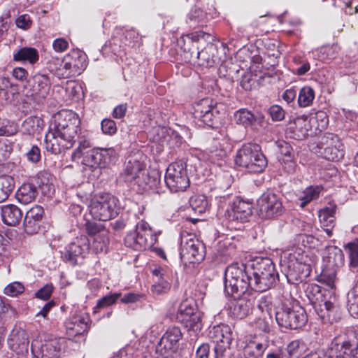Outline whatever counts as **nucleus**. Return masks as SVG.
I'll use <instances>...</instances> for the list:
<instances>
[{
    "instance_id": "1",
    "label": "nucleus",
    "mask_w": 358,
    "mask_h": 358,
    "mask_svg": "<svg viewBox=\"0 0 358 358\" xmlns=\"http://www.w3.org/2000/svg\"><path fill=\"white\" fill-rule=\"evenodd\" d=\"M203 32H193L183 36L179 41L181 45L182 54V60L187 64L194 63L202 66H212L217 62L214 55H209L208 52L214 51L215 47L213 45H208L201 51L199 50L198 43L201 38H204Z\"/></svg>"
},
{
    "instance_id": "2",
    "label": "nucleus",
    "mask_w": 358,
    "mask_h": 358,
    "mask_svg": "<svg viewBox=\"0 0 358 358\" xmlns=\"http://www.w3.org/2000/svg\"><path fill=\"white\" fill-rule=\"evenodd\" d=\"M248 266L252 276V289L256 292H262L269 289L278 280V273L270 258L255 257Z\"/></svg>"
},
{
    "instance_id": "3",
    "label": "nucleus",
    "mask_w": 358,
    "mask_h": 358,
    "mask_svg": "<svg viewBox=\"0 0 358 358\" xmlns=\"http://www.w3.org/2000/svg\"><path fill=\"white\" fill-rule=\"evenodd\" d=\"M252 275L248 265L233 263L224 273V292L228 296L239 298L249 289H252Z\"/></svg>"
},
{
    "instance_id": "4",
    "label": "nucleus",
    "mask_w": 358,
    "mask_h": 358,
    "mask_svg": "<svg viewBox=\"0 0 358 358\" xmlns=\"http://www.w3.org/2000/svg\"><path fill=\"white\" fill-rule=\"evenodd\" d=\"M80 120L77 113L71 110H62L54 116V121L51 127L67 145L73 147L76 142V137L78 131H80Z\"/></svg>"
},
{
    "instance_id": "5",
    "label": "nucleus",
    "mask_w": 358,
    "mask_h": 358,
    "mask_svg": "<svg viewBox=\"0 0 358 358\" xmlns=\"http://www.w3.org/2000/svg\"><path fill=\"white\" fill-rule=\"evenodd\" d=\"M234 162L237 166L246 168L248 172L255 173L262 172L267 165L260 146L256 143L243 145L236 152Z\"/></svg>"
},
{
    "instance_id": "6",
    "label": "nucleus",
    "mask_w": 358,
    "mask_h": 358,
    "mask_svg": "<svg viewBox=\"0 0 358 358\" xmlns=\"http://www.w3.org/2000/svg\"><path fill=\"white\" fill-rule=\"evenodd\" d=\"M115 155V152L113 148H96L86 151L81 155L84 176L88 179L98 178L101 174V169L110 163L111 157Z\"/></svg>"
},
{
    "instance_id": "7",
    "label": "nucleus",
    "mask_w": 358,
    "mask_h": 358,
    "mask_svg": "<svg viewBox=\"0 0 358 358\" xmlns=\"http://www.w3.org/2000/svg\"><path fill=\"white\" fill-rule=\"evenodd\" d=\"M309 150L317 156L331 162H338L344 157V145L338 137L327 134L318 141H312L308 144Z\"/></svg>"
},
{
    "instance_id": "8",
    "label": "nucleus",
    "mask_w": 358,
    "mask_h": 358,
    "mask_svg": "<svg viewBox=\"0 0 358 358\" xmlns=\"http://www.w3.org/2000/svg\"><path fill=\"white\" fill-rule=\"evenodd\" d=\"M68 344L66 338L45 336L32 341L31 352L34 358H58Z\"/></svg>"
},
{
    "instance_id": "9",
    "label": "nucleus",
    "mask_w": 358,
    "mask_h": 358,
    "mask_svg": "<svg viewBox=\"0 0 358 358\" xmlns=\"http://www.w3.org/2000/svg\"><path fill=\"white\" fill-rule=\"evenodd\" d=\"M205 255V245L194 234L187 231L181 232L180 256L185 265L198 264L204 259Z\"/></svg>"
},
{
    "instance_id": "10",
    "label": "nucleus",
    "mask_w": 358,
    "mask_h": 358,
    "mask_svg": "<svg viewBox=\"0 0 358 358\" xmlns=\"http://www.w3.org/2000/svg\"><path fill=\"white\" fill-rule=\"evenodd\" d=\"M117 199L108 193L96 194L89 206L90 213L96 220L108 221L118 213Z\"/></svg>"
},
{
    "instance_id": "11",
    "label": "nucleus",
    "mask_w": 358,
    "mask_h": 358,
    "mask_svg": "<svg viewBox=\"0 0 358 358\" xmlns=\"http://www.w3.org/2000/svg\"><path fill=\"white\" fill-rule=\"evenodd\" d=\"M275 316L280 327L289 329L301 328L308 320L306 313L302 307L286 303H282L276 308Z\"/></svg>"
},
{
    "instance_id": "12",
    "label": "nucleus",
    "mask_w": 358,
    "mask_h": 358,
    "mask_svg": "<svg viewBox=\"0 0 358 358\" xmlns=\"http://www.w3.org/2000/svg\"><path fill=\"white\" fill-rule=\"evenodd\" d=\"M141 44V38L135 29L117 27L110 40L106 43L105 48H109L114 55H120L127 48H134Z\"/></svg>"
},
{
    "instance_id": "13",
    "label": "nucleus",
    "mask_w": 358,
    "mask_h": 358,
    "mask_svg": "<svg viewBox=\"0 0 358 358\" xmlns=\"http://www.w3.org/2000/svg\"><path fill=\"white\" fill-rule=\"evenodd\" d=\"M155 240L156 237L148 223L141 220L136 224V229L127 234L124 244L135 250H144L151 247Z\"/></svg>"
},
{
    "instance_id": "14",
    "label": "nucleus",
    "mask_w": 358,
    "mask_h": 358,
    "mask_svg": "<svg viewBox=\"0 0 358 358\" xmlns=\"http://www.w3.org/2000/svg\"><path fill=\"white\" fill-rule=\"evenodd\" d=\"M181 330L178 327L169 328L156 346L155 352L159 358H173L182 338Z\"/></svg>"
},
{
    "instance_id": "15",
    "label": "nucleus",
    "mask_w": 358,
    "mask_h": 358,
    "mask_svg": "<svg viewBox=\"0 0 358 358\" xmlns=\"http://www.w3.org/2000/svg\"><path fill=\"white\" fill-rule=\"evenodd\" d=\"M10 358H26L29 352V334L25 329L15 327L7 340Z\"/></svg>"
},
{
    "instance_id": "16",
    "label": "nucleus",
    "mask_w": 358,
    "mask_h": 358,
    "mask_svg": "<svg viewBox=\"0 0 358 358\" xmlns=\"http://www.w3.org/2000/svg\"><path fill=\"white\" fill-rule=\"evenodd\" d=\"M89 317L87 315L78 313L72 315L66 322V331L69 343H81L85 340V334L89 329Z\"/></svg>"
},
{
    "instance_id": "17",
    "label": "nucleus",
    "mask_w": 358,
    "mask_h": 358,
    "mask_svg": "<svg viewBox=\"0 0 358 358\" xmlns=\"http://www.w3.org/2000/svg\"><path fill=\"white\" fill-rule=\"evenodd\" d=\"M257 203L260 216L266 219L280 216L284 211L280 198L272 192L263 193Z\"/></svg>"
},
{
    "instance_id": "18",
    "label": "nucleus",
    "mask_w": 358,
    "mask_h": 358,
    "mask_svg": "<svg viewBox=\"0 0 358 358\" xmlns=\"http://www.w3.org/2000/svg\"><path fill=\"white\" fill-rule=\"evenodd\" d=\"M90 241L85 236L77 237L65 248L62 257L65 261L76 265L78 259H83L88 254Z\"/></svg>"
},
{
    "instance_id": "19",
    "label": "nucleus",
    "mask_w": 358,
    "mask_h": 358,
    "mask_svg": "<svg viewBox=\"0 0 358 358\" xmlns=\"http://www.w3.org/2000/svg\"><path fill=\"white\" fill-rule=\"evenodd\" d=\"M217 114L216 104L208 98L201 99L194 107V118L209 127H213Z\"/></svg>"
},
{
    "instance_id": "20",
    "label": "nucleus",
    "mask_w": 358,
    "mask_h": 358,
    "mask_svg": "<svg viewBox=\"0 0 358 358\" xmlns=\"http://www.w3.org/2000/svg\"><path fill=\"white\" fill-rule=\"evenodd\" d=\"M352 346V341L345 335H339L331 341L324 358H351Z\"/></svg>"
},
{
    "instance_id": "21",
    "label": "nucleus",
    "mask_w": 358,
    "mask_h": 358,
    "mask_svg": "<svg viewBox=\"0 0 358 358\" xmlns=\"http://www.w3.org/2000/svg\"><path fill=\"white\" fill-rule=\"evenodd\" d=\"M153 275V285L151 292L153 294L161 295L167 293L171 288V273L168 268L155 266L151 269Z\"/></svg>"
},
{
    "instance_id": "22",
    "label": "nucleus",
    "mask_w": 358,
    "mask_h": 358,
    "mask_svg": "<svg viewBox=\"0 0 358 358\" xmlns=\"http://www.w3.org/2000/svg\"><path fill=\"white\" fill-rule=\"evenodd\" d=\"M44 214V210L40 206H35L27 212L23 222L27 234H34L38 232Z\"/></svg>"
},
{
    "instance_id": "23",
    "label": "nucleus",
    "mask_w": 358,
    "mask_h": 358,
    "mask_svg": "<svg viewBox=\"0 0 358 358\" xmlns=\"http://www.w3.org/2000/svg\"><path fill=\"white\" fill-rule=\"evenodd\" d=\"M252 214V203L249 201H244L236 198L233 202L231 210L228 211V216L231 220L245 222Z\"/></svg>"
},
{
    "instance_id": "24",
    "label": "nucleus",
    "mask_w": 358,
    "mask_h": 358,
    "mask_svg": "<svg viewBox=\"0 0 358 358\" xmlns=\"http://www.w3.org/2000/svg\"><path fill=\"white\" fill-rule=\"evenodd\" d=\"M315 311L321 319L330 323L336 322L341 319L340 308L335 298L334 301L326 299L320 303L318 309Z\"/></svg>"
},
{
    "instance_id": "25",
    "label": "nucleus",
    "mask_w": 358,
    "mask_h": 358,
    "mask_svg": "<svg viewBox=\"0 0 358 358\" xmlns=\"http://www.w3.org/2000/svg\"><path fill=\"white\" fill-rule=\"evenodd\" d=\"M309 122L305 115L297 117L286 131V136L298 141L303 140L308 135Z\"/></svg>"
},
{
    "instance_id": "26",
    "label": "nucleus",
    "mask_w": 358,
    "mask_h": 358,
    "mask_svg": "<svg viewBox=\"0 0 358 358\" xmlns=\"http://www.w3.org/2000/svg\"><path fill=\"white\" fill-rule=\"evenodd\" d=\"M44 144L45 150L53 155L60 154L72 148L67 145L64 140L63 141L57 134H55V129L51 127L45 136Z\"/></svg>"
},
{
    "instance_id": "27",
    "label": "nucleus",
    "mask_w": 358,
    "mask_h": 358,
    "mask_svg": "<svg viewBox=\"0 0 358 358\" xmlns=\"http://www.w3.org/2000/svg\"><path fill=\"white\" fill-rule=\"evenodd\" d=\"M141 153L131 157L125 164L124 174L130 179H138L143 176L144 164Z\"/></svg>"
},
{
    "instance_id": "28",
    "label": "nucleus",
    "mask_w": 358,
    "mask_h": 358,
    "mask_svg": "<svg viewBox=\"0 0 358 358\" xmlns=\"http://www.w3.org/2000/svg\"><path fill=\"white\" fill-rule=\"evenodd\" d=\"M2 221L8 226H17L22 220L23 214L19 207L14 204L1 206Z\"/></svg>"
},
{
    "instance_id": "29",
    "label": "nucleus",
    "mask_w": 358,
    "mask_h": 358,
    "mask_svg": "<svg viewBox=\"0 0 358 358\" xmlns=\"http://www.w3.org/2000/svg\"><path fill=\"white\" fill-rule=\"evenodd\" d=\"M253 306V301L245 298H241L232 303L230 307V312L234 317L241 320L252 313Z\"/></svg>"
},
{
    "instance_id": "30",
    "label": "nucleus",
    "mask_w": 358,
    "mask_h": 358,
    "mask_svg": "<svg viewBox=\"0 0 358 358\" xmlns=\"http://www.w3.org/2000/svg\"><path fill=\"white\" fill-rule=\"evenodd\" d=\"M213 17L211 13H206L198 6L193 7L187 15L186 23L191 28L203 27L209 19Z\"/></svg>"
},
{
    "instance_id": "31",
    "label": "nucleus",
    "mask_w": 358,
    "mask_h": 358,
    "mask_svg": "<svg viewBox=\"0 0 358 358\" xmlns=\"http://www.w3.org/2000/svg\"><path fill=\"white\" fill-rule=\"evenodd\" d=\"M336 206L331 205L319 211V220L321 227L324 229L328 236L332 235V229L335 224V213Z\"/></svg>"
},
{
    "instance_id": "32",
    "label": "nucleus",
    "mask_w": 358,
    "mask_h": 358,
    "mask_svg": "<svg viewBox=\"0 0 358 358\" xmlns=\"http://www.w3.org/2000/svg\"><path fill=\"white\" fill-rule=\"evenodd\" d=\"M277 148L280 153L286 157V159H281L279 157V162L282 163V161L285 163V166H282V168L285 171L291 173L294 171L295 164L292 161L293 149L291 145L282 140L276 141Z\"/></svg>"
},
{
    "instance_id": "33",
    "label": "nucleus",
    "mask_w": 358,
    "mask_h": 358,
    "mask_svg": "<svg viewBox=\"0 0 358 358\" xmlns=\"http://www.w3.org/2000/svg\"><path fill=\"white\" fill-rule=\"evenodd\" d=\"M37 194V186L33 182L27 181L18 188L16 197L20 203L28 204L36 199Z\"/></svg>"
},
{
    "instance_id": "34",
    "label": "nucleus",
    "mask_w": 358,
    "mask_h": 358,
    "mask_svg": "<svg viewBox=\"0 0 358 358\" xmlns=\"http://www.w3.org/2000/svg\"><path fill=\"white\" fill-rule=\"evenodd\" d=\"M208 336L214 343H220L225 341V343L227 344L228 342L232 341L231 327L224 324L214 326L209 330Z\"/></svg>"
},
{
    "instance_id": "35",
    "label": "nucleus",
    "mask_w": 358,
    "mask_h": 358,
    "mask_svg": "<svg viewBox=\"0 0 358 358\" xmlns=\"http://www.w3.org/2000/svg\"><path fill=\"white\" fill-rule=\"evenodd\" d=\"M38 59L39 55L38 50L31 47H23L18 49L14 52L13 57L14 62L24 64L29 63L30 64H35Z\"/></svg>"
},
{
    "instance_id": "36",
    "label": "nucleus",
    "mask_w": 358,
    "mask_h": 358,
    "mask_svg": "<svg viewBox=\"0 0 358 358\" xmlns=\"http://www.w3.org/2000/svg\"><path fill=\"white\" fill-rule=\"evenodd\" d=\"M304 293L315 310H317L320 303L326 300L321 287L315 283L307 284L304 289Z\"/></svg>"
},
{
    "instance_id": "37",
    "label": "nucleus",
    "mask_w": 358,
    "mask_h": 358,
    "mask_svg": "<svg viewBox=\"0 0 358 358\" xmlns=\"http://www.w3.org/2000/svg\"><path fill=\"white\" fill-rule=\"evenodd\" d=\"M50 83L47 76L36 74L33 77V92L41 98H45L49 93Z\"/></svg>"
},
{
    "instance_id": "38",
    "label": "nucleus",
    "mask_w": 358,
    "mask_h": 358,
    "mask_svg": "<svg viewBox=\"0 0 358 358\" xmlns=\"http://www.w3.org/2000/svg\"><path fill=\"white\" fill-rule=\"evenodd\" d=\"M338 47L336 45H325L312 51V56L315 59L327 62L336 57Z\"/></svg>"
},
{
    "instance_id": "39",
    "label": "nucleus",
    "mask_w": 358,
    "mask_h": 358,
    "mask_svg": "<svg viewBox=\"0 0 358 358\" xmlns=\"http://www.w3.org/2000/svg\"><path fill=\"white\" fill-rule=\"evenodd\" d=\"M268 347V345L266 341L264 343L256 341H250L243 349V356L245 358H259Z\"/></svg>"
},
{
    "instance_id": "40",
    "label": "nucleus",
    "mask_w": 358,
    "mask_h": 358,
    "mask_svg": "<svg viewBox=\"0 0 358 358\" xmlns=\"http://www.w3.org/2000/svg\"><path fill=\"white\" fill-rule=\"evenodd\" d=\"M346 253L349 259V267L353 273L352 278L355 275V273L358 271V238L349 242L345 247Z\"/></svg>"
},
{
    "instance_id": "41",
    "label": "nucleus",
    "mask_w": 358,
    "mask_h": 358,
    "mask_svg": "<svg viewBox=\"0 0 358 358\" xmlns=\"http://www.w3.org/2000/svg\"><path fill=\"white\" fill-rule=\"evenodd\" d=\"M44 122L38 116L28 117L22 123L24 131L29 135L38 134L43 128Z\"/></svg>"
},
{
    "instance_id": "42",
    "label": "nucleus",
    "mask_w": 358,
    "mask_h": 358,
    "mask_svg": "<svg viewBox=\"0 0 358 358\" xmlns=\"http://www.w3.org/2000/svg\"><path fill=\"white\" fill-rule=\"evenodd\" d=\"M91 238V249L94 253L98 254L107 251L109 245L108 231H102L101 234Z\"/></svg>"
},
{
    "instance_id": "43",
    "label": "nucleus",
    "mask_w": 358,
    "mask_h": 358,
    "mask_svg": "<svg viewBox=\"0 0 358 358\" xmlns=\"http://www.w3.org/2000/svg\"><path fill=\"white\" fill-rule=\"evenodd\" d=\"M346 305L350 315L358 318V281L348 292Z\"/></svg>"
},
{
    "instance_id": "44",
    "label": "nucleus",
    "mask_w": 358,
    "mask_h": 358,
    "mask_svg": "<svg viewBox=\"0 0 358 358\" xmlns=\"http://www.w3.org/2000/svg\"><path fill=\"white\" fill-rule=\"evenodd\" d=\"M66 59L70 60L71 66L80 75L87 66L86 55L80 51H73L66 55Z\"/></svg>"
},
{
    "instance_id": "45",
    "label": "nucleus",
    "mask_w": 358,
    "mask_h": 358,
    "mask_svg": "<svg viewBox=\"0 0 358 358\" xmlns=\"http://www.w3.org/2000/svg\"><path fill=\"white\" fill-rule=\"evenodd\" d=\"M187 177V171L182 162H175L167 167L165 179H183Z\"/></svg>"
},
{
    "instance_id": "46",
    "label": "nucleus",
    "mask_w": 358,
    "mask_h": 358,
    "mask_svg": "<svg viewBox=\"0 0 358 358\" xmlns=\"http://www.w3.org/2000/svg\"><path fill=\"white\" fill-rule=\"evenodd\" d=\"M149 182H162L171 193H179L185 191L190 186V180H148Z\"/></svg>"
},
{
    "instance_id": "47",
    "label": "nucleus",
    "mask_w": 358,
    "mask_h": 358,
    "mask_svg": "<svg viewBox=\"0 0 358 358\" xmlns=\"http://www.w3.org/2000/svg\"><path fill=\"white\" fill-rule=\"evenodd\" d=\"M55 73L59 78H67L79 75L77 71L73 69L71 61L66 59V55L61 62L59 67L56 68Z\"/></svg>"
},
{
    "instance_id": "48",
    "label": "nucleus",
    "mask_w": 358,
    "mask_h": 358,
    "mask_svg": "<svg viewBox=\"0 0 358 358\" xmlns=\"http://www.w3.org/2000/svg\"><path fill=\"white\" fill-rule=\"evenodd\" d=\"M315 99V91L309 86L302 87L298 95V104L300 107L310 106Z\"/></svg>"
},
{
    "instance_id": "49",
    "label": "nucleus",
    "mask_w": 358,
    "mask_h": 358,
    "mask_svg": "<svg viewBox=\"0 0 358 358\" xmlns=\"http://www.w3.org/2000/svg\"><path fill=\"white\" fill-rule=\"evenodd\" d=\"M309 125L315 127L316 131L321 132L324 130L329 124V117L326 112L320 110L317 111L310 120H308Z\"/></svg>"
},
{
    "instance_id": "50",
    "label": "nucleus",
    "mask_w": 358,
    "mask_h": 358,
    "mask_svg": "<svg viewBox=\"0 0 358 358\" xmlns=\"http://www.w3.org/2000/svg\"><path fill=\"white\" fill-rule=\"evenodd\" d=\"M189 201L190 206L196 213L202 214L205 213L208 208L207 198L203 194L192 196Z\"/></svg>"
},
{
    "instance_id": "51",
    "label": "nucleus",
    "mask_w": 358,
    "mask_h": 358,
    "mask_svg": "<svg viewBox=\"0 0 358 358\" xmlns=\"http://www.w3.org/2000/svg\"><path fill=\"white\" fill-rule=\"evenodd\" d=\"M121 293H113L106 295L97 301L96 306L93 308V314H96L101 309L115 304L121 297Z\"/></svg>"
},
{
    "instance_id": "52",
    "label": "nucleus",
    "mask_w": 358,
    "mask_h": 358,
    "mask_svg": "<svg viewBox=\"0 0 358 358\" xmlns=\"http://www.w3.org/2000/svg\"><path fill=\"white\" fill-rule=\"evenodd\" d=\"M196 312L194 307L188 301H184L178 307L176 319L179 322L183 323Z\"/></svg>"
},
{
    "instance_id": "53",
    "label": "nucleus",
    "mask_w": 358,
    "mask_h": 358,
    "mask_svg": "<svg viewBox=\"0 0 358 358\" xmlns=\"http://www.w3.org/2000/svg\"><path fill=\"white\" fill-rule=\"evenodd\" d=\"M234 119L237 124H242L245 127L251 126L256 120L254 114L244 108L235 113Z\"/></svg>"
},
{
    "instance_id": "54",
    "label": "nucleus",
    "mask_w": 358,
    "mask_h": 358,
    "mask_svg": "<svg viewBox=\"0 0 358 358\" xmlns=\"http://www.w3.org/2000/svg\"><path fill=\"white\" fill-rule=\"evenodd\" d=\"M78 147L75 150L72 154L73 158L80 157L86 149L90 148L92 146V142L88 134H78Z\"/></svg>"
},
{
    "instance_id": "55",
    "label": "nucleus",
    "mask_w": 358,
    "mask_h": 358,
    "mask_svg": "<svg viewBox=\"0 0 358 358\" xmlns=\"http://www.w3.org/2000/svg\"><path fill=\"white\" fill-rule=\"evenodd\" d=\"M227 156V152L225 149L221 147H218L217 144L212 148L208 154V160L213 164H217L218 165L222 164V162L224 161Z\"/></svg>"
},
{
    "instance_id": "56",
    "label": "nucleus",
    "mask_w": 358,
    "mask_h": 358,
    "mask_svg": "<svg viewBox=\"0 0 358 358\" xmlns=\"http://www.w3.org/2000/svg\"><path fill=\"white\" fill-rule=\"evenodd\" d=\"M328 259L329 263H332L333 266L339 267L344 263V255L343 251L335 247L332 248L329 251Z\"/></svg>"
},
{
    "instance_id": "57",
    "label": "nucleus",
    "mask_w": 358,
    "mask_h": 358,
    "mask_svg": "<svg viewBox=\"0 0 358 358\" xmlns=\"http://www.w3.org/2000/svg\"><path fill=\"white\" fill-rule=\"evenodd\" d=\"M322 190L321 186H310L307 187L304 191V196L303 197V201L301 206H304L306 204L311 201L312 200L316 199L319 197L320 192Z\"/></svg>"
},
{
    "instance_id": "58",
    "label": "nucleus",
    "mask_w": 358,
    "mask_h": 358,
    "mask_svg": "<svg viewBox=\"0 0 358 358\" xmlns=\"http://www.w3.org/2000/svg\"><path fill=\"white\" fill-rule=\"evenodd\" d=\"M189 317L190 318H188L187 320L185 321L182 324L194 331H200L202 328L201 313L196 311Z\"/></svg>"
},
{
    "instance_id": "59",
    "label": "nucleus",
    "mask_w": 358,
    "mask_h": 358,
    "mask_svg": "<svg viewBox=\"0 0 358 358\" xmlns=\"http://www.w3.org/2000/svg\"><path fill=\"white\" fill-rule=\"evenodd\" d=\"M24 292V286L20 282L15 281L8 284L3 290V293L9 296L15 297Z\"/></svg>"
},
{
    "instance_id": "60",
    "label": "nucleus",
    "mask_w": 358,
    "mask_h": 358,
    "mask_svg": "<svg viewBox=\"0 0 358 358\" xmlns=\"http://www.w3.org/2000/svg\"><path fill=\"white\" fill-rule=\"evenodd\" d=\"M14 188V180H0V203L8 199Z\"/></svg>"
},
{
    "instance_id": "61",
    "label": "nucleus",
    "mask_w": 358,
    "mask_h": 358,
    "mask_svg": "<svg viewBox=\"0 0 358 358\" xmlns=\"http://www.w3.org/2000/svg\"><path fill=\"white\" fill-rule=\"evenodd\" d=\"M289 268L293 266L294 268H297L300 269L301 266H306V256L300 255L299 252H294V253L289 254Z\"/></svg>"
},
{
    "instance_id": "62",
    "label": "nucleus",
    "mask_w": 358,
    "mask_h": 358,
    "mask_svg": "<svg viewBox=\"0 0 358 358\" xmlns=\"http://www.w3.org/2000/svg\"><path fill=\"white\" fill-rule=\"evenodd\" d=\"M85 226L87 234L91 238L96 236L98 234H101L102 231H107L103 224L95 222L87 221Z\"/></svg>"
},
{
    "instance_id": "63",
    "label": "nucleus",
    "mask_w": 358,
    "mask_h": 358,
    "mask_svg": "<svg viewBox=\"0 0 358 358\" xmlns=\"http://www.w3.org/2000/svg\"><path fill=\"white\" fill-rule=\"evenodd\" d=\"M338 175V169L334 164H328L320 170V179H330L336 178Z\"/></svg>"
},
{
    "instance_id": "64",
    "label": "nucleus",
    "mask_w": 358,
    "mask_h": 358,
    "mask_svg": "<svg viewBox=\"0 0 358 358\" xmlns=\"http://www.w3.org/2000/svg\"><path fill=\"white\" fill-rule=\"evenodd\" d=\"M302 343L299 340H294L290 342L287 347L285 348L288 358L297 357L301 352Z\"/></svg>"
}]
</instances>
